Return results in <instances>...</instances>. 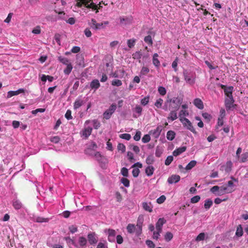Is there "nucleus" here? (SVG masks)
<instances>
[{"mask_svg": "<svg viewBox=\"0 0 248 248\" xmlns=\"http://www.w3.org/2000/svg\"><path fill=\"white\" fill-rule=\"evenodd\" d=\"M234 100L232 97H225V106L227 111L233 110L236 106V104H234Z\"/></svg>", "mask_w": 248, "mask_h": 248, "instance_id": "f257e3e1", "label": "nucleus"}, {"mask_svg": "<svg viewBox=\"0 0 248 248\" xmlns=\"http://www.w3.org/2000/svg\"><path fill=\"white\" fill-rule=\"evenodd\" d=\"M168 103H170V106H171L173 108L177 110L181 104V100L177 97H174L171 99L168 98L166 102V104Z\"/></svg>", "mask_w": 248, "mask_h": 248, "instance_id": "f03ea898", "label": "nucleus"}, {"mask_svg": "<svg viewBox=\"0 0 248 248\" xmlns=\"http://www.w3.org/2000/svg\"><path fill=\"white\" fill-rule=\"evenodd\" d=\"M180 121L182 123L183 126L186 127L188 130L195 134L197 133L195 129L193 126L192 123L188 119H180Z\"/></svg>", "mask_w": 248, "mask_h": 248, "instance_id": "7ed1b4c3", "label": "nucleus"}, {"mask_svg": "<svg viewBox=\"0 0 248 248\" xmlns=\"http://www.w3.org/2000/svg\"><path fill=\"white\" fill-rule=\"evenodd\" d=\"M117 108L116 105L112 104L109 107V108L107 109L103 113V117L106 120L109 119L112 114L115 112Z\"/></svg>", "mask_w": 248, "mask_h": 248, "instance_id": "20e7f679", "label": "nucleus"}, {"mask_svg": "<svg viewBox=\"0 0 248 248\" xmlns=\"http://www.w3.org/2000/svg\"><path fill=\"white\" fill-rule=\"evenodd\" d=\"M104 232L108 234V239L109 242H113L115 241L116 232L114 230L111 229H106Z\"/></svg>", "mask_w": 248, "mask_h": 248, "instance_id": "39448f33", "label": "nucleus"}, {"mask_svg": "<svg viewBox=\"0 0 248 248\" xmlns=\"http://www.w3.org/2000/svg\"><path fill=\"white\" fill-rule=\"evenodd\" d=\"M97 148V144L94 142L92 141L91 145L85 150V153L88 155H93L94 154V151Z\"/></svg>", "mask_w": 248, "mask_h": 248, "instance_id": "423d86ee", "label": "nucleus"}, {"mask_svg": "<svg viewBox=\"0 0 248 248\" xmlns=\"http://www.w3.org/2000/svg\"><path fill=\"white\" fill-rule=\"evenodd\" d=\"M87 237L88 241L91 245L95 244L98 242V237L95 232L89 233Z\"/></svg>", "mask_w": 248, "mask_h": 248, "instance_id": "0eeeda50", "label": "nucleus"}, {"mask_svg": "<svg viewBox=\"0 0 248 248\" xmlns=\"http://www.w3.org/2000/svg\"><path fill=\"white\" fill-rule=\"evenodd\" d=\"M221 88L224 90L225 97H232L233 87H226L225 85H221Z\"/></svg>", "mask_w": 248, "mask_h": 248, "instance_id": "6e6552de", "label": "nucleus"}, {"mask_svg": "<svg viewBox=\"0 0 248 248\" xmlns=\"http://www.w3.org/2000/svg\"><path fill=\"white\" fill-rule=\"evenodd\" d=\"M162 131L161 126H158L155 129L150 131V134L152 135L155 138H158Z\"/></svg>", "mask_w": 248, "mask_h": 248, "instance_id": "1a4fd4ad", "label": "nucleus"}, {"mask_svg": "<svg viewBox=\"0 0 248 248\" xmlns=\"http://www.w3.org/2000/svg\"><path fill=\"white\" fill-rule=\"evenodd\" d=\"M166 222L164 218H160L156 223L155 227L157 231L162 232V228L163 224Z\"/></svg>", "mask_w": 248, "mask_h": 248, "instance_id": "9d476101", "label": "nucleus"}, {"mask_svg": "<svg viewBox=\"0 0 248 248\" xmlns=\"http://www.w3.org/2000/svg\"><path fill=\"white\" fill-rule=\"evenodd\" d=\"M24 92L25 90L23 89H19L16 91H10L7 93V97L9 98L13 96L17 95L20 93H24Z\"/></svg>", "mask_w": 248, "mask_h": 248, "instance_id": "9b49d317", "label": "nucleus"}, {"mask_svg": "<svg viewBox=\"0 0 248 248\" xmlns=\"http://www.w3.org/2000/svg\"><path fill=\"white\" fill-rule=\"evenodd\" d=\"M180 180V176L178 175H172L168 179V182L172 184L173 183H176Z\"/></svg>", "mask_w": 248, "mask_h": 248, "instance_id": "f8f14e48", "label": "nucleus"}, {"mask_svg": "<svg viewBox=\"0 0 248 248\" xmlns=\"http://www.w3.org/2000/svg\"><path fill=\"white\" fill-rule=\"evenodd\" d=\"M120 20L121 24L123 25H127L132 23L133 21V18L132 16L120 17Z\"/></svg>", "mask_w": 248, "mask_h": 248, "instance_id": "ddd939ff", "label": "nucleus"}, {"mask_svg": "<svg viewBox=\"0 0 248 248\" xmlns=\"http://www.w3.org/2000/svg\"><path fill=\"white\" fill-rule=\"evenodd\" d=\"M143 209L146 211L151 213L153 211V206L151 202H143L142 203Z\"/></svg>", "mask_w": 248, "mask_h": 248, "instance_id": "4468645a", "label": "nucleus"}, {"mask_svg": "<svg viewBox=\"0 0 248 248\" xmlns=\"http://www.w3.org/2000/svg\"><path fill=\"white\" fill-rule=\"evenodd\" d=\"M193 104L197 108L200 109H202L204 108L202 101L199 98H196L194 100Z\"/></svg>", "mask_w": 248, "mask_h": 248, "instance_id": "2eb2a0df", "label": "nucleus"}, {"mask_svg": "<svg viewBox=\"0 0 248 248\" xmlns=\"http://www.w3.org/2000/svg\"><path fill=\"white\" fill-rule=\"evenodd\" d=\"M92 128L91 127H88L84 128L82 130V134L86 139H87L91 134L92 132Z\"/></svg>", "mask_w": 248, "mask_h": 248, "instance_id": "dca6fc26", "label": "nucleus"}, {"mask_svg": "<svg viewBox=\"0 0 248 248\" xmlns=\"http://www.w3.org/2000/svg\"><path fill=\"white\" fill-rule=\"evenodd\" d=\"M186 147L183 146L175 149L172 153L173 155L177 156L186 151Z\"/></svg>", "mask_w": 248, "mask_h": 248, "instance_id": "f3484780", "label": "nucleus"}, {"mask_svg": "<svg viewBox=\"0 0 248 248\" xmlns=\"http://www.w3.org/2000/svg\"><path fill=\"white\" fill-rule=\"evenodd\" d=\"M95 158L99 162H105V160H106L105 156L102 155L101 153L99 152H96L93 155Z\"/></svg>", "mask_w": 248, "mask_h": 248, "instance_id": "a211bd4d", "label": "nucleus"}, {"mask_svg": "<svg viewBox=\"0 0 248 248\" xmlns=\"http://www.w3.org/2000/svg\"><path fill=\"white\" fill-rule=\"evenodd\" d=\"M100 86V83L98 79L93 80L90 83V87L92 89L96 90L98 89Z\"/></svg>", "mask_w": 248, "mask_h": 248, "instance_id": "6ab92c4d", "label": "nucleus"}, {"mask_svg": "<svg viewBox=\"0 0 248 248\" xmlns=\"http://www.w3.org/2000/svg\"><path fill=\"white\" fill-rule=\"evenodd\" d=\"M13 206L16 210L20 209L22 207L21 202L17 199H14L13 201Z\"/></svg>", "mask_w": 248, "mask_h": 248, "instance_id": "aec40b11", "label": "nucleus"}, {"mask_svg": "<svg viewBox=\"0 0 248 248\" xmlns=\"http://www.w3.org/2000/svg\"><path fill=\"white\" fill-rule=\"evenodd\" d=\"M232 163L231 161L227 162L225 165L221 167V170H224L225 172L228 173L231 170Z\"/></svg>", "mask_w": 248, "mask_h": 248, "instance_id": "412c9836", "label": "nucleus"}, {"mask_svg": "<svg viewBox=\"0 0 248 248\" xmlns=\"http://www.w3.org/2000/svg\"><path fill=\"white\" fill-rule=\"evenodd\" d=\"M158 55L157 53H155L153 57V63L156 67H158L160 65V62L158 59Z\"/></svg>", "mask_w": 248, "mask_h": 248, "instance_id": "4be33fe9", "label": "nucleus"}, {"mask_svg": "<svg viewBox=\"0 0 248 248\" xmlns=\"http://www.w3.org/2000/svg\"><path fill=\"white\" fill-rule=\"evenodd\" d=\"M176 111L177 110H176V109H174V110H171L169 114V116L168 117V119H170L172 121L176 120L177 118Z\"/></svg>", "mask_w": 248, "mask_h": 248, "instance_id": "5701e85b", "label": "nucleus"}, {"mask_svg": "<svg viewBox=\"0 0 248 248\" xmlns=\"http://www.w3.org/2000/svg\"><path fill=\"white\" fill-rule=\"evenodd\" d=\"M175 133L172 130H170L167 133V139L169 140H172L175 137Z\"/></svg>", "mask_w": 248, "mask_h": 248, "instance_id": "b1692460", "label": "nucleus"}, {"mask_svg": "<svg viewBox=\"0 0 248 248\" xmlns=\"http://www.w3.org/2000/svg\"><path fill=\"white\" fill-rule=\"evenodd\" d=\"M154 168L153 166H149L145 169V173L148 176L152 175L154 171Z\"/></svg>", "mask_w": 248, "mask_h": 248, "instance_id": "393cba45", "label": "nucleus"}, {"mask_svg": "<svg viewBox=\"0 0 248 248\" xmlns=\"http://www.w3.org/2000/svg\"><path fill=\"white\" fill-rule=\"evenodd\" d=\"M184 78L185 80L190 84H193L195 83V80L192 79L187 75L186 72H184Z\"/></svg>", "mask_w": 248, "mask_h": 248, "instance_id": "a878e982", "label": "nucleus"}, {"mask_svg": "<svg viewBox=\"0 0 248 248\" xmlns=\"http://www.w3.org/2000/svg\"><path fill=\"white\" fill-rule=\"evenodd\" d=\"M243 234V230L241 225H239L235 232V235L237 237H241Z\"/></svg>", "mask_w": 248, "mask_h": 248, "instance_id": "bb28decb", "label": "nucleus"}, {"mask_svg": "<svg viewBox=\"0 0 248 248\" xmlns=\"http://www.w3.org/2000/svg\"><path fill=\"white\" fill-rule=\"evenodd\" d=\"M126 229L127 232L130 234L133 233L136 230V227L134 224H128L127 226Z\"/></svg>", "mask_w": 248, "mask_h": 248, "instance_id": "cd10ccee", "label": "nucleus"}, {"mask_svg": "<svg viewBox=\"0 0 248 248\" xmlns=\"http://www.w3.org/2000/svg\"><path fill=\"white\" fill-rule=\"evenodd\" d=\"M137 227L138 228L136 233L137 235H139L141 234L142 232V221H140L139 219L138 220L137 223Z\"/></svg>", "mask_w": 248, "mask_h": 248, "instance_id": "c85d7f7f", "label": "nucleus"}, {"mask_svg": "<svg viewBox=\"0 0 248 248\" xmlns=\"http://www.w3.org/2000/svg\"><path fill=\"white\" fill-rule=\"evenodd\" d=\"M213 205V202L211 199H207L205 201L204 207L206 210H208Z\"/></svg>", "mask_w": 248, "mask_h": 248, "instance_id": "c756f323", "label": "nucleus"}, {"mask_svg": "<svg viewBox=\"0 0 248 248\" xmlns=\"http://www.w3.org/2000/svg\"><path fill=\"white\" fill-rule=\"evenodd\" d=\"M78 243L80 246L83 247L86 245L87 241L86 238L83 236L79 237L78 239Z\"/></svg>", "mask_w": 248, "mask_h": 248, "instance_id": "7c9ffc66", "label": "nucleus"}, {"mask_svg": "<svg viewBox=\"0 0 248 248\" xmlns=\"http://www.w3.org/2000/svg\"><path fill=\"white\" fill-rule=\"evenodd\" d=\"M189 113L188 111L186 110H181L179 112V119H186L185 116H188Z\"/></svg>", "mask_w": 248, "mask_h": 248, "instance_id": "2f4dec72", "label": "nucleus"}, {"mask_svg": "<svg viewBox=\"0 0 248 248\" xmlns=\"http://www.w3.org/2000/svg\"><path fill=\"white\" fill-rule=\"evenodd\" d=\"M83 104V101L79 99H77L75 101L74 104V108L75 109H77L80 107Z\"/></svg>", "mask_w": 248, "mask_h": 248, "instance_id": "473e14b6", "label": "nucleus"}, {"mask_svg": "<svg viewBox=\"0 0 248 248\" xmlns=\"http://www.w3.org/2000/svg\"><path fill=\"white\" fill-rule=\"evenodd\" d=\"M196 161L195 160L191 161L186 166V170H190L194 167H195L196 165Z\"/></svg>", "mask_w": 248, "mask_h": 248, "instance_id": "72a5a7b5", "label": "nucleus"}, {"mask_svg": "<svg viewBox=\"0 0 248 248\" xmlns=\"http://www.w3.org/2000/svg\"><path fill=\"white\" fill-rule=\"evenodd\" d=\"M73 69V66L72 64L70 63L69 64L67 65L66 68L64 70V73L67 75H68Z\"/></svg>", "mask_w": 248, "mask_h": 248, "instance_id": "f704fd0d", "label": "nucleus"}, {"mask_svg": "<svg viewBox=\"0 0 248 248\" xmlns=\"http://www.w3.org/2000/svg\"><path fill=\"white\" fill-rule=\"evenodd\" d=\"M144 42L148 44L149 46H151L153 45V40L151 35H148L144 37Z\"/></svg>", "mask_w": 248, "mask_h": 248, "instance_id": "c9c22d12", "label": "nucleus"}, {"mask_svg": "<svg viewBox=\"0 0 248 248\" xmlns=\"http://www.w3.org/2000/svg\"><path fill=\"white\" fill-rule=\"evenodd\" d=\"M108 23H109V22L108 21H106L100 23H97V25L95 30L104 28L105 26L108 25Z\"/></svg>", "mask_w": 248, "mask_h": 248, "instance_id": "e433bc0d", "label": "nucleus"}, {"mask_svg": "<svg viewBox=\"0 0 248 248\" xmlns=\"http://www.w3.org/2000/svg\"><path fill=\"white\" fill-rule=\"evenodd\" d=\"M247 161H248V153L246 152L242 154L240 162L244 163Z\"/></svg>", "mask_w": 248, "mask_h": 248, "instance_id": "4c0bfd02", "label": "nucleus"}, {"mask_svg": "<svg viewBox=\"0 0 248 248\" xmlns=\"http://www.w3.org/2000/svg\"><path fill=\"white\" fill-rule=\"evenodd\" d=\"M58 60L64 64L67 65L70 63L68 59L66 58L60 56L58 57Z\"/></svg>", "mask_w": 248, "mask_h": 248, "instance_id": "58836bf2", "label": "nucleus"}, {"mask_svg": "<svg viewBox=\"0 0 248 248\" xmlns=\"http://www.w3.org/2000/svg\"><path fill=\"white\" fill-rule=\"evenodd\" d=\"M163 103V100L161 98H158L155 103V106L157 108H161Z\"/></svg>", "mask_w": 248, "mask_h": 248, "instance_id": "ea45409f", "label": "nucleus"}, {"mask_svg": "<svg viewBox=\"0 0 248 248\" xmlns=\"http://www.w3.org/2000/svg\"><path fill=\"white\" fill-rule=\"evenodd\" d=\"M89 24L92 29L96 30L97 23L95 19L92 18L91 22H90Z\"/></svg>", "mask_w": 248, "mask_h": 248, "instance_id": "a19ab883", "label": "nucleus"}, {"mask_svg": "<svg viewBox=\"0 0 248 248\" xmlns=\"http://www.w3.org/2000/svg\"><path fill=\"white\" fill-rule=\"evenodd\" d=\"M222 186L223 187L224 190L225 191V194L231 193L234 190V188H233V187H229L227 185H224Z\"/></svg>", "mask_w": 248, "mask_h": 248, "instance_id": "79ce46f5", "label": "nucleus"}, {"mask_svg": "<svg viewBox=\"0 0 248 248\" xmlns=\"http://www.w3.org/2000/svg\"><path fill=\"white\" fill-rule=\"evenodd\" d=\"M173 238V234L170 232H167L164 236L165 240L167 242L170 241Z\"/></svg>", "mask_w": 248, "mask_h": 248, "instance_id": "37998d69", "label": "nucleus"}, {"mask_svg": "<svg viewBox=\"0 0 248 248\" xmlns=\"http://www.w3.org/2000/svg\"><path fill=\"white\" fill-rule=\"evenodd\" d=\"M121 182L124 185V186L125 187H129L130 185V182L128 179L126 178H122L121 179Z\"/></svg>", "mask_w": 248, "mask_h": 248, "instance_id": "c03bdc74", "label": "nucleus"}, {"mask_svg": "<svg viewBox=\"0 0 248 248\" xmlns=\"http://www.w3.org/2000/svg\"><path fill=\"white\" fill-rule=\"evenodd\" d=\"M136 40L135 39H131L127 40V46L129 48L133 47L136 43Z\"/></svg>", "mask_w": 248, "mask_h": 248, "instance_id": "a18cd8bd", "label": "nucleus"}, {"mask_svg": "<svg viewBox=\"0 0 248 248\" xmlns=\"http://www.w3.org/2000/svg\"><path fill=\"white\" fill-rule=\"evenodd\" d=\"M119 137L120 138L126 140H130L131 138L130 134L127 133L121 134L120 135Z\"/></svg>", "mask_w": 248, "mask_h": 248, "instance_id": "49530a36", "label": "nucleus"}, {"mask_svg": "<svg viewBox=\"0 0 248 248\" xmlns=\"http://www.w3.org/2000/svg\"><path fill=\"white\" fill-rule=\"evenodd\" d=\"M205 236V233L204 232H201L196 238V241L198 242L202 241L204 239Z\"/></svg>", "mask_w": 248, "mask_h": 248, "instance_id": "de8ad7c7", "label": "nucleus"}, {"mask_svg": "<svg viewBox=\"0 0 248 248\" xmlns=\"http://www.w3.org/2000/svg\"><path fill=\"white\" fill-rule=\"evenodd\" d=\"M150 71L149 68L143 66L140 71V74L142 75H146Z\"/></svg>", "mask_w": 248, "mask_h": 248, "instance_id": "09e8293b", "label": "nucleus"}, {"mask_svg": "<svg viewBox=\"0 0 248 248\" xmlns=\"http://www.w3.org/2000/svg\"><path fill=\"white\" fill-rule=\"evenodd\" d=\"M149 102V96H147L142 98L140 101V103L143 106H145L148 104Z\"/></svg>", "mask_w": 248, "mask_h": 248, "instance_id": "8fccbe9b", "label": "nucleus"}, {"mask_svg": "<svg viewBox=\"0 0 248 248\" xmlns=\"http://www.w3.org/2000/svg\"><path fill=\"white\" fill-rule=\"evenodd\" d=\"M158 92L161 95H165L166 94V89L162 86H160L158 88Z\"/></svg>", "mask_w": 248, "mask_h": 248, "instance_id": "3c124183", "label": "nucleus"}, {"mask_svg": "<svg viewBox=\"0 0 248 248\" xmlns=\"http://www.w3.org/2000/svg\"><path fill=\"white\" fill-rule=\"evenodd\" d=\"M151 138L149 134H146L142 138V142L145 143L150 141Z\"/></svg>", "mask_w": 248, "mask_h": 248, "instance_id": "603ef678", "label": "nucleus"}, {"mask_svg": "<svg viewBox=\"0 0 248 248\" xmlns=\"http://www.w3.org/2000/svg\"><path fill=\"white\" fill-rule=\"evenodd\" d=\"M111 85L113 86L119 87L122 85V82L119 79H114L112 80L111 82Z\"/></svg>", "mask_w": 248, "mask_h": 248, "instance_id": "864d4df0", "label": "nucleus"}, {"mask_svg": "<svg viewBox=\"0 0 248 248\" xmlns=\"http://www.w3.org/2000/svg\"><path fill=\"white\" fill-rule=\"evenodd\" d=\"M35 220L36 222H40V223L46 222H48V218H44V217H37L35 219Z\"/></svg>", "mask_w": 248, "mask_h": 248, "instance_id": "5fc2aeb1", "label": "nucleus"}, {"mask_svg": "<svg viewBox=\"0 0 248 248\" xmlns=\"http://www.w3.org/2000/svg\"><path fill=\"white\" fill-rule=\"evenodd\" d=\"M154 162V158L152 155H149L146 159V162L148 165L152 164Z\"/></svg>", "mask_w": 248, "mask_h": 248, "instance_id": "6e6d98bb", "label": "nucleus"}, {"mask_svg": "<svg viewBox=\"0 0 248 248\" xmlns=\"http://www.w3.org/2000/svg\"><path fill=\"white\" fill-rule=\"evenodd\" d=\"M173 157L171 155L168 156L165 160V164L167 166L169 165L173 161Z\"/></svg>", "mask_w": 248, "mask_h": 248, "instance_id": "4d7b16f0", "label": "nucleus"}, {"mask_svg": "<svg viewBox=\"0 0 248 248\" xmlns=\"http://www.w3.org/2000/svg\"><path fill=\"white\" fill-rule=\"evenodd\" d=\"M141 53L140 51H137L132 55L133 58L134 59H140L141 57Z\"/></svg>", "mask_w": 248, "mask_h": 248, "instance_id": "13d9d810", "label": "nucleus"}, {"mask_svg": "<svg viewBox=\"0 0 248 248\" xmlns=\"http://www.w3.org/2000/svg\"><path fill=\"white\" fill-rule=\"evenodd\" d=\"M200 196L197 195L195 196H194L190 199V202L192 203H195L198 202L200 200Z\"/></svg>", "mask_w": 248, "mask_h": 248, "instance_id": "bf43d9fd", "label": "nucleus"}, {"mask_svg": "<svg viewBox=\"0 0 248 248\" xmlns=\"http://www.w3.org/2000/svg\"><path fill=\"white\" fill-rule=\"evenodd\" d=\"M121 172L122 174L124 177H127L128 175V169L125 167H123L122 168L121 170Z\"/></svg>", "mask_w": 248, "mask_h": 248, "instance_id": "052dcab7", "label": "nucleus"}, {"mask_svg": "<svg viewBox=\"0 0 248 248\" xmlns=\"http://www.w3.org/2000/svg\"><path fill=\"white\" fill-rule=\"evenodd\" d=\"M71 113V111L70 109H68L65 114V117L68 120L72 119L73 117Z\"/></svg>", "mask_w": 248, "mask_h": 248, "instance_id": "680f3d73", "label": "nucleus"}, {"mask_svg": "<svg viewBox=\"0 0 248 248\" xmlns=\"http://www.w3.org/2000/svg\"><path fill=\"white\" fill-rule=\"evenodd\" d=\"M162 153L163 152L162 149H161L159 147H157L155 153V156L158 157H159L161 156Z\"/></svg>", "mask_w": 248, "mask_h": 248, "instance_id": "e2e57ef3", "label": "nucleus"}, {"mask_svg": "<svg viewBox=\"0 0 248 248\" xmlns=\"http://www.w3.org/2000/svg\"><path fill=\"white\" fill-rule=\"evenodd\" d=\"M134 169H133V170H132V175L133 176V177H137L140 173V170L138 169V168H133Z\"/></svg>", "mask_w": 248, "mask_h": 248, "instance_id": "0e129e2a", "label": "nucleus"}, {"mask_svg": "<svg viewBox=\"0 0 248 248\" xmlns=\"http://www.w3.org/2000/svg\"><path fill=\"white\" fill-rule=\"evenodd\" d=\"M166 197L164 195H162L160 197H159L158 199L156 200L157 203L159 204H161L163 203L166 200Z\"/></svg>", "mask_w": 248, "mask_h": 248, "instance_id": "69168bd1", "label": "nucleus"}, {"mask_svg": "<svg viewBox=\"0 0 248 248\" xmlns=\"http://www.w3.org/2000/svg\"><path fill=\"white\" fill-rule=\"evenodd\" d=\"M117 149L119 151H121L123 153L125 151V146L123 143H119L117 146Z\"/></svg>", "mask_w": 248, "mask_h": 248, "instance_id": "338daca9", "label": "nucleus"}, {"mask_svg": "<svg viewBox=\"0 0 248 248\" xmlns=\"http://www.w3.org/2000/svg\"><path fill=\"white\" fill-rule=\"evenodd\" d=\"M93 123L94 129H97L100 126V123L97 120H93Z\"/></svg>", "mask_w": 248, "mask_h": 248, "instance_id": "774afa93", "label": "nucleus"}]
</instances>
